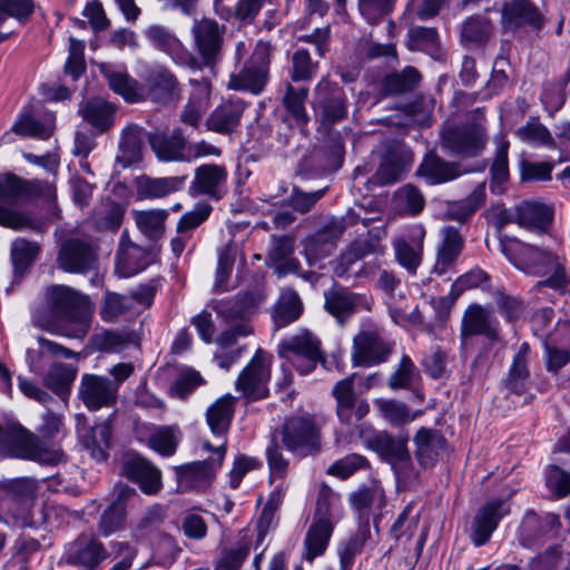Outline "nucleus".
Returning a JSON list of instances; mask_svg holds the SVG:
<instances>
[{
    "mask_svg": "<svg viewBox=\"0 0 570 570\" xmlns=\"http://www.w3.org/2000/svg\"><path fill=\"white\" fill-rule=\"evenodd\" d=\"M484 336L490 343L500 342L499 321L490 308L470 304L463 312L460 327L461 347L465 348L473 336Z\"/></svg>",
    "mask_w": 570,
    "mask_h": 570,
    "instance_id": "7",
    "label": "nucleus"
},
{
    "mask_svg": "<svg viewBox=\"0 0 570 570\" xmlns=\"http://www.w3.org/2000/svg\"><path fill=\"white\" fill-rule=\"evenodd\" d=\"M134 490L128 487H121L117 501H115L101 515L98 523V532L104 537H109L112 533L121 530L126 520V508L124 500L129 498Z\"/></svg>",
    "mask_w": 570,
    "mask_h": 570,
    "instance_id": "41",
    "label": "nucleus"
},
{
    "mask_svg": "<svg viewBox=\"0 0 570 570\" xmlns=\"http://www.w3.org/2000/svg\"><path fill=\"white\" fill-rule=\"evenodd\" d=\"M101 73L107 78L109 87L128 102H137L144 98L139 83L125 72H118L110 66L100 65Z\"/></svg>",
    "mask_w": 570,
    "mask_h": 570,
    "instance_id": "42",
    "label": "nucleus"
},
{
    "mask_svg": "<svg viewBox=\"0 0 570 570\" xmlns=\"http://www.w3.org/2000/svg\"><path fill=\"white\" fill-rule=\"evenodd\" d=\"M245 105L242 101H226L216 107L206 120L209 130L228 134L238 126Z\"/></svg>",
    "mask_w": 570,
    "mask_h": 570,
    "instance_id": "34",
    "label": "nucleus"
},
{
    "mask_svg": "<svg viewBox=\"0 0 570 570\" xmlns=\"http://www.w3.org/2000/svg\"><path fill=\"white\" fill-rule=\"evenodd\" d=\"M463 247L464 238L460 230L452 226L443 227L433 271L440 275L450 271L456 263Z\"/></svg>",
    "mask_w": 570,
    "mask_h": 570,
    "instance_id": "24",
    "label": "nucleus"
},
{
    "mask_svg": "<svg viewBox=\"0 0 570 570\" xmlns=\"http://www.w3.org/2000/svg\"><path fill=\"white\" fill-rule=\"evenodd\" d=\"M197 52L207 66L215 65L222 56L225 27L210 18L196 21L191 29Z\"/></svg>",
    "mask_w": 570,
    "mask_h": 570,
    "instance_id": "12",
    "label": "nucleus"
},
{
    "mask_svg": "<svg viewBox=\"0 0 570 570\" xmlns=\"http://www.w3.org/2000/svg\"><path fill=\"white\" fill-rule=\"evenodd\" d=\"M368 539L370 525L361 524L356 533L340 548V563L343 570H350L354 558L364 550Z\"/></svg>",
    "mask_w": 570,
    "mask_h": 570,
    "instance_id": "55",
    "label": "nucleus"
},
{
    "mask_svg": "<svg viewBox=\"0 0 570 570\" xmlns=\"http://www.w3.org/2000/svg\"><path fill=\"white\" fill-rule=\"evenodd\" d=\"M81 444L89 451L90 455L102 461L107 458V449L110 441V426L108 423H100L92 428L85 423H79L77 428Z\"/></svg>",
    "mask_w": 570,
    "mask_h": 570,
    "instance_id": "31",
    "label": "nucleus"
},
{
    "mask_svg": "<svg viewBox=\"0 0 570 570\" xmlns=\"http://www.w3.org/2000/svg\"><path fill=\"white\" fill-rule=\"evenodd\" d=\"M355 374L341 380L333 387L336 401V415L342 424L352 425L364 419L370 412L366 400L358 399L354 393Z\"/></svg>",
    "mask_w": 570,
    "mask_h": 570,
    "instance_id": "14",
    "label": "nucleus"
},
{
    "mask_svg": "<svg viewBox=\"0 0 570 570\" xmlns=\"http://www.w3.org/2000/svg\"><path fill=\"white\" fill-rule=\"evenodd\" d=\"M500 247L502 254L515 268L529 275L548 274L549 265L557 257V254L548 248L517 238H501Z\"/></svg>",
    "mask_w": 570,
    "mask_h": 570,
    "instance_id": "4",
    "label": "nucleus"
},
{
    "mask_svg": "<svg viewBox=\"0 0 570 570\" xmlns=\"http://www.w3.org/2000/svg\"><path fill=\"white\" fill-rule=\"evenodd\" d=\"M147 40L158 50L164 51L176 62H183L187 51L180 40L166 27L160 24L149 26L145 30Z\"/></svg>",
    "mask_w": 570,
    "mask_h": 570,
    "instance_id": "35",
    "label": "nucleus"
},
{
    "mask_svg": "<svg viewBox=\"0 0 570 570\" xmlns=\"http://www.w3.org/2000/svg\"><path fill=\"white\" fill-rule=\"evenodd\" d=\"M552 218L551 207L532 202H524L517 206L515 224L525 228H544Z\"/></svg>",
    "mask_w": 570,
    "mask_h": 570,
    "instance_id": "44",
    "label": "nucleus"
},
{
    "mask_svg": "<svg viewBox=\"0 0 570 570\" xmlns=\"http://www.w3.org/2000/svg\"><path fill=\"white\" fill-rule=\"evenodd\" d=\"M30 194V184L18 176L0 174V225L7 228H35L32 219L24 213L13 210L7 205H13L20 198Z\"/></svg>",
    "mask_w": 570,
    "mask_h": 570,
    "instance_id": "5",
    "label": "nucleus"
},
{
    "mask_svg": "<svg viewBox=\"0 0 570 570\" xmlns=\"http://www.w3.org/2000/svg\"><path fill=\"white\" fill-rule=\"evenodd\" d=\"M413 163L412 150L403 144H394L384 156L374 179L380 185L400 180Z\"/></svg>",
    "mask_w": 570,
    "mask_h": 570,
    "instance_id": "21",
    "label": "nucleus"
},
{
    "mask_svg": "<svg viewBox=\"0 0 570 570\" xmlns=\"http://www.w3.org/2000/svg\"><path fill=\"white\" fill-rule=\"evenodd\" d=\"M295 237L273 235L266 253V264L274 268L278 277L289 273H298L301 265L294 257Z\"/></svg>",
    "mask_w": 570,
    "mask_h": 570,
    "instance_id": "17",
    "label": "nucleus"
},
{
    "mask_svg": "<svg viewBox=\"0 0 570 570\" xmlns=\"http://www.w3.org/2000/svg\"><path fill=\"white\" fill-rule=\"evenodd\" d=\"M145 250L131 243H120L116 258V272L119 276L128 277L142 271L147 262Z\"/></svg>",
    "mask_w": 570,
    "mask_h": 570,
    "instance_id": "43",
    "label": "nucleus"
},
{
    "mask_svg": "<svg viewBox=\"0 0 570 570\" xmlns=\"http://www.w3.org/2000/svg\"><path fill=\"white\" fill-rule=\"evenodd\" d=\"M38 252L39 246L24 238H18L12 243L11 259L16 276H22L26 273L32 265Z\"/></svg>",
    "mask_w": 570,
    "mask_h": 570,
    "instance_id": "56",
    "label": "nucleus"
},
{
    "mask_svg": "<svg viewBox=\"0 0 570 570\" xmlns=\"http://www.w3.org/2000/svg\"><path fill=\"white\" fill-rule=\"evenodd\" d=\"M407 47L411 50L426 51L434 55L439 48L436 29L426 27H413L409 30Z\"/></svg>",
    "mask_w": 570,
    "mask_h": 570,
    "instance_id": "59",
    "label": "nucleus"
},
{
    "mask_svg": "<svg viewBox=\"0 0 570 570\" xmlns=\"http://www.w3.org/2000/svg\"><path fill=\"white\" fill-rule=\"evenodd\" d=\"M272 46L265 41H258L255 49L243 66L235 73H232L227 88L237 91H248L253 95L261 94L268 81Z\"/></svg>",
    "mask_w": 570,
    "mask_h": 570,
    "instance_id": "3",
    "label": "nucleus"
},
{
    "mask_svg": "<svg viewBox=\"0 0 570 570\" xmlns=\"http://www.w3.org/2000/svg\"><path fill=\"white\" fill-rule=\"evenodd\" d=\"M203 448L213 452L212 460L196 461L177 468L176 473L179 482L186 487L200 488L207 484L222 466L226 453L225 441L217 446L204 442Z\"/></svg>",
    "mask_w": 570,
    "mask_h": 570,
    "instance_id": "13",
    "label": "nucleus"
},
{
    "mask_svg": "<svg viewBox=\"0 0 570 570\" xmlns=\"http://www.w3.org/2000/svg\"><path fill=\"white\" fill-rule=\"evenodd\" d=\"M252 541L248 538H242L236 546L222 550L219 558L215 563L216 570H239L243 562L249 556Z\"/></svg>",
    "mask_w": 570,
    "mask_h": 570,
    "instance_id": "52",
    "label": "nucleus"
},
{
    "mask_svg": "<svg viewBox=\"0 0 570 570\" xmlns=\"http://www.w3.org/2000/svg\"><path fill=\"white\" fill-rule=\"evenodd\" d=\"M147 96L156 102L167 104L178 92L176 77L164 67L151 69L146 79Z\"/></svg>",
    "mask_w": 570,
    "mask_h": 570,
    "instance_id": "30",
    "label": "nucleus"
},
{
    "mask_svg": "<svg viewBox=\"0 0 570 570\" xmlns=\"http://www.w3.org/2000/svg\"><path fill=\"white\" fill-rule=\"evenodd\" d=\"M424 236V228L416 226L407 237H399L393 243L397 262L411 273H414L421 263Z\"/></svg>",
    "mask_w": 570,
    "mask_h": 570,
    "instance_id": "25",
    "label": "nucleus"
},
{
    "mask_svg": "<svg viewBox=\"0 0 570 570\" xmlns=\"http://www.w3.org/2000/svg\"><path fill=\"white\" fill-rule=\"evenodd\" d=\"M122 473L147 493H156L161 485L160 471L140 456L128 459L122 465Z\"/></svg>",
    "mask_w": 570,
    "mask_h": 570,
    "instance_id": "26",
    "label": "nucleus"
},
{
    "mask_svg": "<svg viewBox=\"0 0 570 570\" xmlns=\"http://www.w3.org/2000/svg\"><path fill=\"white\" fill-rule=\"evenodd\" d=\"M0 451L11 458L32 460L42 464H57L61 450L45 446L40 440L22 428H0Z\"/></svg>",
    "mask_w": 570,
    "mask_h": 570,
    "instance_id": "2",
    "label": "nucleus"
},
{
    "mask_svg": "<svg viewBox=\"0 0 570 570\" xmlns=\"http://www.w3.org/2000/svg\"><path fill=\"white\" fill-rule=\"evenodd\" d=\"M444 438L435 430L421 428L415 436V455L420 464L432 465L444 448Z\"/></svg>",
    "mask_w": 570,
    "mask_h": 570,
    "instance_id": "37",
    "label": "nucleus"
},
{
    "mask_svg": "<svg viewBox=\"0 0 570 570\" xmlns=\"http://www.w3.org/2000/svg\"><path fill=\"white\" fill-rule=\"evenodd\" d=\"M537 19V9L529 0H505L502 7V22L508 28L532 23Z\"/></svg>",
    "mask_w": 570,
    "mask_h": 570,
    "instance_id": "46",
    "label": "nucleus"
},
{
    "mask_svg": "<svg viewBox=\"0 0 570 570\" xmlns=\"http://www.w3.org/2000/svg\"><path fill=\"white\" fill-rule=\"evenodd\" d=\"M124 218V209L115 202L102 203L96 208L92 219L99 229H117Z\"/></svg>",
    "mask_w": 570,
    "mask_h": 570,
    "instance_id": "63",
    "label": "nucleus"
},
{
    "mask_svg": "<svg viewBox=\"0 0 570 570\" xmlns=\"http://www.w3.org/2000/svg\"><path fill=\"white\" fill-rule=\"evenodd\" d=\"M142 160V138L139 127L129 125L120 136L116 164L121 168H128Z\"/></svg>",
    "mask_w": 570,
    "mask_h": 570,
    "instance_id": "32",
    "label": "nucleus"
},
{
    "mask_svg": "<svg viewBox=\"0 0 570 570\" xmlns=\"http://www.w3.org/2000/svg\"><path fill=\"white\" fill-rule=\"evenodd\" d=\"M510 512L504 500H493L483 505L475 514L472 523L471 540L476 546H483L497 529L500 520Z\"/></svg>",
    "mask_w": 570,
    "mask_h": 570,
    "instance_id": "20",
    "label": "nucleus"
},
{
    "mask_svg": "<svg viewBox=\"0 0 570 570\" xmlns=\"http://www.w3.org/2000/svg\"><path fill=\"white\" fill-rule=\"evenodd\" d=\"M227 178L226 169L219 165H203L195 171V178L190 185L191 195H208L219 197L220 187Z\"/></svg>",
    "mask_w": 570,
    "mask_h": 570,
    "instance_id": "29",
    "label": "nucleus"
},
{
    "mask_svg": "<svg viewBox=\"0 0 570 570\" xmlns=\"http://www.w3.org/2000/svg\"><path fill=\"white\" fill-rule=\"evenodd\" d=\"M279 354L294 364L302 374L311 373L323 360L320 340L308 330H301L279 344Z\"/></svg>",
    "mask_w": 570,
    "mask_h": 570,
    "instance_id": "6",
    "label": "nucleus"
},
{
    "mask_svg": "<svg viewBox=\"0 0 570 570\" xmlns=\"http://www.w3.org/2000/svg\"><path fill=\"white\" fill-rule=\"evenodd\" d=\"M391 351L392 345L375 332H362L354 337L352 358L355 365L372 366L384 362Z\"/></svg>",
    "mask_w": 570,
    "mask_h": 570,
    "instance_id": "18",
    "label": "nucleus"
},
{
    "mask_svg": "<svg viewBox=\"0 0 570 570\" xmlns=\"http://www.w3.org/2000/svg\"><path fill=\"white\" fill-rule=\"evenodd\" d=\"M364 301L362 294L344 288L332 289L325 294V309L343 324Z\"/></svg>",
    "mask_w": 570,
    "mask_h": 570,
    "instance_id": "33",
    "label": "nucleus"
},
{
    "mask_svg": "<svg viewBox=\"0 0 570 570\" xmlns=\"http://www.w3.org/2000/svg\"><path fill=\"white\" fill-rule=\"evenodd\" d=\"M530 346L522 343L518 353L514 355L508 376L505 386L509 391L520 394L524 391L527 380L529 377L528 356Z\"/></svg>",
    "mask_w": 570,
    "mask_h": 570,
    "instance_id": "49",
    "label": "nucleus"
},
{
    "mask_svg": "<svg viewBox=\"0 0 570 570\" xmlns=\"http://www.w3.org/2000/svg\"><path fill=\"white\" fill-rule=\"evenodd\" d=\"M80 112L86 121L100 131L109 129L114 124L115 107L101 98L88 100Z\"/></svg>",
    "mask_w": 570,
    "mask_h": 570,
    "instance_id": "45",
    "label": "nucleus"
},
{
    "mask_svg": "<svg viewBox=\"0 0 570 570\" xmlns=\"http://www.w3.org/2000/svg\"><path fill=\"white\" fill-rule=\"evenodd\" d=\"M315 105L321 110L324 122L333 124L346 116L343 89L325 79L315 88Z\"/></svg>",
    "mask_w": 570,
    "mask_h": 570,
    "instance_id": "19",
    "label": "nucleus"
},
{
    "mask_svg": "<svg viewBox=\"0 0 570 570\" xmlns=\"http://www.w3.org/2000/svg\"><path fill=\"white\" fill-rule=\"evenodd\" d=\"M53 121H38L31 114L23 112L12 126V131L20 136L48 139L53 134Z\"/></svg>",
    "mask_w": 570,
    "mask_h": 570,
    "instance_id": "54",
    "label": "nucleus"
},
{
    "mask_svg": "<svg viewBox=\"0 0 570 570\" xmlns=\"http://www.w3.org/2000/svg\"><path fill=\"white\" fill-rule=\"evenodd\" d=\"M149 144L153 151L160 160H187L184 153L185 140L179 129H176L170 137L164 134L150 135Z\"/></svg>",
    "mask_w": 570,
    "mask_h": 570,
    "instance_id": "38",
    "label": "nucleus"
},
{
    "mask_svg": "<svg viewBox=\"0 0 570 570\" xmlns=\"http://www.w3.org/2000/svg\"><path fill=\"white\" fill-rule=\"evenodd\" d=\"M96 261V254L87 243L71 239L66 242L58 254V267L68 273H85Z\"/></svg>",
    "mask_w": 570,
    "mask_h": 570,
    "instance_id": "22",
    "label": "nucleus"
},
{
    "mask_svg": "<svg viewBox=\"0 0 570 570\" xmlns=\"http://www.w3.org/2000/svg\"><path fill=\"white\" fill-rule=\"evenodd\" d=\"M303 254L308 264L330 256L334 250V244L317 230L302 242Z\"/></svg>",
    "mask_w": 570,
    "mask_h": 570,
    "instance_id": "61",
    "label": "nucleus"
},
{
    "mask_svg": "<svg viewBox=\"0 0 570 570\" xmlns=\"http://www.w3.org/2000/svg\"><path fill=\"white\" fill-rule=\"evenodd\" d=\"M236 397L225 394L214 402L206 411V421L210 431L216 435H224L230 425Z\"/></svg>",
    "mask_w": 570,
    "mask_h": 570,
    "instance_id": "39",
    "label": "nucleus"
},
{
    "mask_svg": "<svg viewBox=\"0 0 570 570\" xmlns=\"http://www.w3.org/2000/svg\"><path fill=\"white\" fill-rule=\"evenodd\" d=\"M77 371L73 366L62 363H53L43 376V385L58 395L67 394L76 379Z\"/></svg>",
    "mask_w": 570,
    "mask_h": 570,
    "instance_id": "51",
    "label": "nucleus"
},
{
    "mask_svg": "<svg viewBox=\"0 0 570 570\" xmlns=\"http://www.w3.org/2000/svg\"><path fill=\"white\" fill-rule=\"evenodd\" d=\"M272 355L258 348L236 381V390L250 400L267 395L266 384L271 377Z\"/></svg>",
    "mask_w": 570,
    "mask_h": 570,
    "instance_id": "9",
    "label": "nucleus"
},
{
    "mask_svg": "<svg viewBox=\"0 0 570 570\" xmlns=\"http://www.w3.org/2000/svg\"><path fill=\"white\" fill-rule=\"evenodd\" d=\"M458 167L452 163H446L436 154L429 153L417 169V175L422 176L430 184H442L452 180L459 176Z\"/></svg>",
    "mask_w": 570,
    "mask_h": 570,
    "instance_id": "40",
    "label": "nucleus"
},
{
    "mask_svg": "<svg viewBox=\"0 0 570 570\" xmlns=\"http://www.w3.org/2000/svg\"><path fill=\"white\" fill-rule=\"evenodd\" d=\"M46 301L55 320L37 317L38 327L68 338L86 337L95 313V304L88 295L66 285H52L46 291Z\"/></svg>",
    "mask_w": 570,
    "mask_h": 570,
    "instance_id": "1",
    "label": "nucleus"
},
{
    "mask_svg": "<svg viewBox=\"0 0 570 570\" xmlns=\"http://www.w3.org/2000/svg\"><path fill=\"white\" fill-rule=\"evenodd\" d=\"M167 210L153 209L135 213V220L138 228L149 238H157L164 233V223Z\"/></svg>",
    "mask_w": 570,
    "mask_h": 570,
    "instance_id": "58",
    "label": "nucleus"
},
{
    "mask_svg": "<svg viewBox=\"0 0 570 570\" xmlns=\"http://www.w3.org/2000/svg\"><path fill=\"white\" fill-rule=\"evenodd\" d=\"M406 443V436L393 438L386 432H377L367 439L368 446L394 466L410 460Z\"/></svg>",
    "mask_w": 570,
    "mask_h": 570,
    "instance_id": "28",
    "label": "nucleus"
},
{
    "mask_svg": "<svg viewBox=\"0 0 570 570\" xmlns=\"http://www.w3.org/2000/svg\"><path fill=\"white\" fill-rule=\"evenodd\" d=\"M284 446L301 456L315 453L318 450V432L312 419L305 416L288 417L282 430Z\"/></svg>",
    "mask_w": 570,
    "mask_h": 570,
    "instance_id": "10",
    "label": "nucleus"
},
{
    "mask_svg": "<svg viewBox=\"0 0 570 570\" xmlns=\"http://www.w3.org/2000/svg\"><path fill=\"white\" fill-rule=\"evenodd\" d=\"M383 252L379 239H357L352 242L333 263L336 277L347 278L351 267L364 256Z\"/></svg>",
    "mask_w": 570,
    "mask_h": 570,
    "instance_id": "27",
    "label": "nucleus"
},
{
    "mask_svg": "<svg viewBox=\"0 0 570 570\" xmlns=\"http://www.w3.org/2000/svg\"><path fill=\"white\" fill-rule=\"evenodd\" d=\"M190 83L196 87V92L190 97L189 101L185 106L180 118L181 121L187 125L197 126L207 108L210 85L207 80H190Z\"/></svg>",
    "mask_w": 570,
    "mask_h": 570,
    "instance_id": "47",
    "label": "nucleus"
},
{
    "mask_svg": "<svg viewBox=\"0 0 570 570\" xmlns=\"http://www.w3.org/2000/svg\"><path fill=\"white\" fill-rule=\"evenodd\" d=\"M184 181L185 177L144 178L140 181L139 189L141 195L146 197H164L179 190Z\"/></svg>",
    "mask_w": 570,
    "mask_h": 570,
    "instance_id": "57",
    "label": "nucleus"
},
{
    "mask_svg": "<svg viewBox=\"0 0 570 570\" xmlns=\"http://www.w3.org/2000/svg\"><path fill=\"white\" fill-rule=\"evenodd\" d=\"M109 557V552L96 535H79L65 551L66 561L86 570H95Z\"/></svg>",
    "mask_w": 570,
    "mask_h": 570,
    "instance_id": "16",
    "label": "nucleus"
},
{
    "mask_svg": "<svg viewBox=\"0 0 570 570\" xmlns=\"http://www.w3.org/2000/svg\"><path fill=\"white\" fill-rule=\"evenodd\" d=\"M180 431L176 425L157 426L149 436V446L161 455H171L175 453Z\"/></svg>",
    "mask_w": 570,
    "mask_h": 570,
    "instance_id": "53",
    "label": "nucleus"
},
{
    "mask_svg": "<svg viewBox=\"0 0 570 570\" xmlns=\"http://www.w3.org/2000/svg\"><path fill=\"white\" fill-rule=\"evenodd\" d=\"M487 145L485 129L479 124L449 127L443 130L441 146L453 155L475 156Z\"/></svg>",
    "mask_w": 570,
    "mask_h": 570,
    "instance_id": "8",
    "label": "nucleus"
},
{
    "mask_svg": "<svg viewBox=\"0 0 570 570\" xmlns=\"http://www.w3.org/2000/svg\"><path fill=\"white\" fill-rule=\"evenodd\" d=\"M397 207L410 215L420 214L425 206V198L421 190L411 185H404L395 193Z\"/></svg>",
    "mask_w": 570,
    "mask_h": 570,
    "instance_id": "64",
    "label": "nucleus"
},
{
    "mask_svg": "<svg viewBox=\"0 0 570 570\" xmlns=\"http://www.w3.org/2000/svg\"><path fill=\"white\" fill-rule=\"evenodd\" d=\"M421 76L413 67H406L400 73H392L384 80V90L387 94L397 95L414 89L420 82Z\"/></svg>",
    "mask_w": 570,
    "mask_h": 570,
    "instance_id": "60",
    "label": "nucleus"
},
{
    "mask_svg": "<svg viewBox=\"0 0 570 570\" xmlns=\"http://www.w3.org/2000/svg\"><path fill=\"white\" fill-rule=\"evenodd\" d=\"M303 312V303L298 294L292 288H284L274 311V321L277 326H285L296 321Z\"/></svg>",
    "mask_w": 570,
    "mask_h": 570,
    "instance_id": "48",
    "label": "nucleus"
},
{
    "mask_svg": "<svg viewBox=\"0 0 570 570\" xmlns=\"http://www.w3.org/2000/svg\"><path fill=\"white\" fill-rule=\"evenodd\" d=\"M36 343L37 347L27 348V362L33 373H38L42 368L41 361L45 357L72 358L77 356V353L70 348L43 336H38Z\"/></svg>",
    "mask_w": 570,
    "mask_h": 570,
    "instance_id": "36",
    "label": "nucleus"
},
{
    "mask_svg": "<svg viewBox=\"0 0 570 570\" xmlns=\"http://www.w3.org/2000/svg\"><path fill=\"white\" fill-rule=\"evenodd\" d=\"M420 514L409 503L400 513L391 528V534L395 540H411L419 525Z\"/></svg>",
    "mask_w": 570,
    "mask_h": 570,
    "instance_id": "62",
    "label": "nucleus"
},
{
    "mask_svg": "<svg viewBox=\"0 0 570 570\" xmlns=\"http://www.w3.org/2000/svg\"><path fill=\"white\" fill-rule=\"evenodd\" d=\"M485 200V184H479L464 199L451 203L444 213L446 219L464 222L471 214L480 208Z\"/></svg>",
    "mask_w": 570,
    "mask_h": 570,
    "instance_id": "50",
    "label": "nucleus"
},
{
    "mask_svg": "<svg viewBox=\"0 0 570 570\" xmlns=\"http://www.w3.org/2000/svg\"><path fill=\"white\" fill-rule=\"evenodd\" d=\"M331 495L332 490L327 485H323L320 489L317 500V513L321 517L314 520L305 538V558L308 561H313L316 557L322 556L324 553L328 544L330 538L332 535L333 525L331 521L326 518V514L328 513L330 509L328 500Z\"/></svg>",
    "mask_w": 570,
    "mask_h": 570,
    "instance_id": "11",
    "label": "nucleus"
},
{
    "mask_svg": "<svg viewBox=\"0 0 570 570\" xmlns=\"http://www.w3.org/2000/svg\"><path fill=\"white\" fill-rule=\"evenodd\" d=\"M79 399L90 411L111 406L117 399V384L105 376L85 374L79 386Z\"/></svg>",
    "mask_w": 570,
    "mask_h": 570,
    "instance_id": "15",
    "label": "nucleus"
},
{
    "mask_svg": "<svg viewBox=\"0 0 570 570\" xmlns=\"http://www.w3.org/2000/svg\"><path fill=\"white\" fill-rule=\"evenodd\" d=\"M348 500L362 524H368L370 515L380 512L386 504L384 489L379 482L361 485L350 494Z\"/></svg>",
    "mask_w": 570,
    "mask_h": 570,
    "instance_id": "23",
    "label": "nucleus"
}]
</instances>
